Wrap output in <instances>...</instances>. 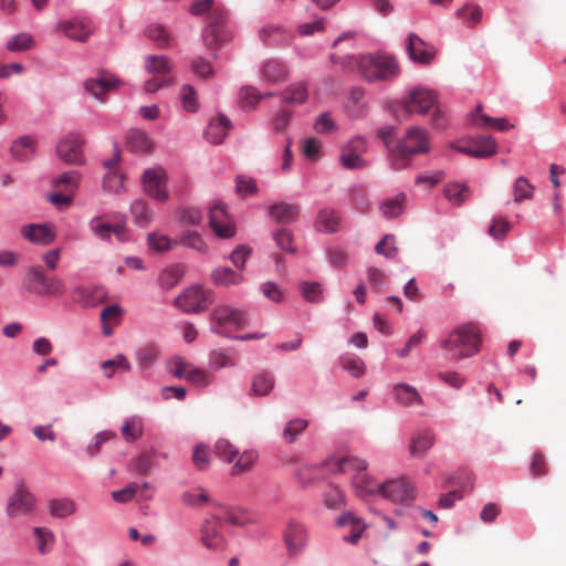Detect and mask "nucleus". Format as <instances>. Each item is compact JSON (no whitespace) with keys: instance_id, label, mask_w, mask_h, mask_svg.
I'll list each match as a JSON object with an SVG mask.
<instances>
[{"instance_id":"nucleus-8","label":"nucleus","mask_w":566,"mask_h":566,"mask_svg":"<svg viewBox=\"0 0 566 566\" xmlns=\"http://www.w3.org/2000/svg\"><path fill=\"white\" fill-rule=\"evenodd\" d=\"M24 286L28 291L42 296L60 295L64 291L63 282L56 276H48L40 266L31 268L25 277Z\"/></svg>"},{"instance_id":"nucleus-57","label":"nucleus","mask_w":566,"mask_h":566,"mask_svg":"<svg viewBox=\"0 0 566 566\" xmlns=\"http://www.w3.org/2000/svg\"><path fill=\"white\" fill-rule=\"evenodd\" d=\"M458 17L469 25L476 24L482 18V9L479 6L465 4L457 12Z\"/></svg>"},{"instance_id":"nucleus-35","label":"nucleus","mask_w":566,"mask_h":566,"mask_svg":"<svg viewBox=\"0 0 566 566\" xmlns=\"http://www.w3.org/2000/svg\"><path fill=\"white\" fill-rule=\"evenodd\" d=\"M127 147L134 153H149L153 149V142L142 130L133 129L127 134Z\"/></svg>"},{"instance_id":"nucleus-10","label":"nucleus","mask_w":566,"mask_h":566,"mask_svg":"<svg viewBox=\"0 0 566 566\" xmlns=\"http://www.w3.org/2000/svg\"><path fill=\"white\" fill-rule=\"evenodd\" d=\"M227 18L226 10L212 9L210 22L202 34L206 46L213 49L230 40L231 34L226 28Z\"/></svg>"},{"instance_id":"nucleus-19","label":"nucleus","mask_w":566,"mask_h":566,"mask_svg":"<svg viewBox=\"0 0 566 566\" xmlns=\"http://www.w3.org/2000/svg\"><path fill=\"white\" fill-rule=\"evenodd\" d=\"M407 52L411 61L422 65L430 64L436 56L434 46L416 33H410L407 38Z\"/></svg>"},{"instance_id":"nucleus-15","label":"nucleus","mask_w":566,"mask_h":566,"mask_svg":"<svg viewBox=\"0 0 566 566\" xmlns=\"http://www.w3.org/2000/svg\"><path fill=\"white\" fill-rule=\"evenodd\" d=\"M380 494L394 503H407L415 499V488L405 478L381 484Z\"/></svg>"},{"instance_id":"nucleus-22","label":"nucleus","mask_w":566,"mask_h":566,"mask_svg":"<svg viewBox=\"0 0 566 566\" xmlns=\"http://www.w3.org/2000/svg\"><path fill=\"white\" fill-rule=\"evenodd\" d=\"M119 160L120 150L116 148L113 157L104 163L107 172L103 179V188L108 192L118 193L124 190V176L115 168Z\"/></svg>"},{"instance_id":"nucleus-13","label":"nucleus","mask_w":566,"mask_h":566,"mask_svg":"<svg viewBox=\"0 0 566 566\" xmlns=\"http://www.w3.org/2000/svg\"><path fill=\"white\" fill-rule=\"evenodd\" d=\"M438 101L437 94L427 88L411 90L403 102V109L408 114H426Z\"/></svg>"},{"instance_id":"nucleus-12","label":"nucleus","mask_w":566,"mask_h":566,"mask_svg":"<svg viewBox=\"0 0 566 566\" xmlns=\"http://www.w3.org/2000/svg\"><path fill=\"white\" fill-rule=\"evenodd\" d=\"M142 180L144 191L149 197L161 202L168 199L167 175L161 167H155L145 170Z\"/></svg>"},{"instance_id":"nucleus-3","label":"nucleus","mask_w":566,"mask_h":566,"mask_svg":"<svg viewBox=\"0 0 566 566\" xmlns=\"http://www.w3.org/2000/svg\"><path fill=\"white\" fill-rule=\"evenodd\" d=\"M333 471L352 474V484L357 495L364 497L371 494H380L381 484L377 483L365 471L367 462L356 457L337 459L333 464Z\"/></svg>"},{"instance_id":"nucleus-1","label":"nucleus","mask_w":566,"mask_h":566,"mask_svg":"<svg viewBox=\"0 0 566 566\" xmlns=\"http://www.w3.org/2000/svg\"><path fill=\"white\" fill-rule=\"evenodd\" d=\"M482 338L479 327L465 323L453 328L440 340V347L452 360L469 358L480 352Z\"/></svg>"},{"instance_id":"nucleus-26","label":"nucleus","mask_w":566,"mask_h":566,"mask_svg":"<svg viewBox=\"0 0 566 566\" xmlns=\"http://www.w3.org/2000/svg\"><path fill=\"white\" fill-rule=\"evenodd\" d=\"M61 31L72 40L84 42L93 32V27L90 22L83 20H71L59 24Z\"/></svg>"},{"instance_id":"nucleus-43","label":"nucleus","mask_w":566,"mask_h":566,"mask_svg":"<svg viewBox=\"0 0 566 566\" xmlns=\"http://www.w3.org/2000/svg\"><path fill=\"white\" fill-rule=\"evenodd\" d=\"M274 387V377L268 373L262 371L254 376L252 380L251 391L254 396H266Z\"/></svg>"},{"instance_id":"nucleus-14","label":"nucleus","mask_w":566,"mask_h":566,"mask_svg":"<svg viewBox=\"0 0 566 566\" xmlns=\"http://www.w3.org/2000/svg\"><path fill=\"white\" fill-rule=\"evenodd\" d=\"M83 137L80 134L65 135L56 146L59 158L67 164L81 165L83 163Z\"/></svg>"},{"instance_id":"nucleus-36","label":"nucleus","mask_w":566,"mask_h":566,"mask_svg":"<svg viewBox=\"0 0 566 566\" xmlns=\"http://www.w3.org/2000/svg\"><path fill=\"white\" fill-rule=\"evenodd\" d=\"M261 40L268 45H286L291 35L286 33L282 28L268 25L260 30Z\"/></svg>"},{"instance_id":"nucleus-28","label":"nucleus","mask_w":566,"mask_h":566,"mask_svg":"<svg viewBox=\"0 0 566 566\" xmlns=\"http://www.w3.org/2000/svg\"><path fill=\"white\" fill-rule=\"evenodd\" d=\"M217 517L237 526H243L256 521V514L243 507H222L221 515Z\"/></svg>"},{"instance_id":"nucleus-56","label":"nucleus","mask_w":566,"mask_h":566,"mask_svg":"<svg viewBox=\"0 0 566 566\" xmlns=\"http://www.w3.org/2000/svg\"><path fill=\"white\" fill-rule=\"evenodd\" d=\"M405 196L398 195L381 205V211L386 217L395 218L403 210Z\"/></svg>"},{"instance_id":"nucleus-61","label":"nucleus","mask_w":566,"mask_h":566,"mask_svg":"<svg viewBox=\"0 0 566 566\" xmlns=\"http://www.w3.org/2000/svg\"><path fill=\"white\" fill-rule=\"evenodd\" d=\"M378 254H381L388 259L396 256L398 249L395 247V237L387 234L380 240L375 248Z\"/></svg>"},{"instance_id":"nucleus-63","label":"nucleus","mask_w":566,"mask_h":566,"mask_svg":"<svg viewBox=\"0 0 566 566\" xmlns=\"http://www.w3.org/2000/svg\"><path fill=\"white\" fill-rule=\"evenodd\" d=\"M178 218L184 224L197 226L202 221V213L193 207L182 208L178 211Z\"/></svg>"},{"instance_id":"nucleus-62","label":"nucleus","mask_w":566,"mask_h":566,"mask_svg":"<svg viewBox=\"0 0 566 566\" xmlns=\"http://www.w3.org/2000/svg\"><path fill=\"white\" fill-rule=\"evenodd\" d=\"M34 535L38 538V549L41 554H45L53 543V533L45 527H35Z\"/></svg>"},{"instance_id":"nucleus-48","label":"nucleus","mask_w":566,"mask_h":566,"mask_svg":"<svg viewBox=\"0 0 566 566\" xmlns=\"http://www.w3.org/2000/svg\"><path fill=\"white\" fill-rule=\"evenodd\" d=\"M306 98L307 88L304 83L292 84L283 92V101L287 104H302Z\"/></svg>"},{"instance_id":"nucleus-29","label":"nucleus","mask_w":566,"mask_h":566,"mask_svg":"<svg viewBox=\"0 0 566 566\" xmlns=\"http://www.w3.org/2000/svg\"><path fill=\"white\" fill-rule=\"evenodd\" d=\"M395 401L403 407L412 405H422V398L418 390L407 384H396L392 387Z\"/></svg>"},{"instance_id":"nucleus-2","label":"nucleus","mask_w":566,"mask_h":566,"mask_svg":"<svg viewBox=\"0 0 566 566\" xmlns=\"http://www.w3.org/2000/svg\"><path fill=\"white\" fill-rule=\"evenodd\" d=\"M430 149V138L424 128L412 127L391 149L392 165L396 169L407 168L416 155L426 154Z\"/></svg>"},{"instance_id":"nucleus-47","label":"nucleus","mask_w":566,"mask_h":566,"mask_svg":"<svg viewBox=\"0 0 566 566\" xmlns=\"http://www.w3.org/2000/svg\"><path fill=\"white\" fill-rule=\"evenodd\" d=\"M308 422L305 419L295 418L290 420L282 432L283 439L287 443H293L297 437L307 428Z\"/></svg>"},{"instance_id":"nucleus-52","label":"nucleus","mask_w":566,"mask_h":566,"mask_svg":"<svg viewBox=\"0 0 566 566\" xmlns=\"http://www.w3.org/2000/svg\"><path fill=\"white\" fill-rule=\"evenodd\" d=\"M34 40L29 33H19L7 42V50L10 52H20L31 49Z\"/></svg>"},{"instance_id":"nucleus-6","label":"nucleus","mask_w":566,"mask_h":566,"mask_svg":"<svg viewBox=\"0 0 566 566\" xmlns=\"http://www.w3.org/2000/svg\"><path fill=\"white\" fill-rule=\"evenodd\" d=\"M146 71L154 75L153 78L145 82L146 93H155L160 88L171 86L174 77L171 75L172 62L166 55H147L144 59Z\"/></svg>"},{"instance_id":"nucleus-20","label":"nucleus","mask_w":566,"mask_h":566,"mask_svg":"<svg viewBox=\"0 0 566 566\" xmlns=\"http://www.w3.org/2000/svg\"><path fill=\"white\" fill-rule=\"evenodd\" d=\"M91 231L101 238L102 240H107L114 234L118 241L125 242L129 240V231L123 223L111 224L104 220L102 217L93 218L90 221Z\"/></svg>"},{"instance_id":"nucleus-41","label":"nucleus","mask_w":566,"mask_h":566,"mask_svg":"<svg viewBox=\"0 0 566 566\" xmlns=\"http://www.w3.org/2000/svg\"><path fill=\"white\" fill-rule=\"evenodd\" d=\"M160 357V348L154 343L142 346L137 352V363L143 369L150 368Z\"/></svg>"},{"instance_id":"nucleus-42","label":"nucleus","mask_w":566,"mask_h":566,"mask_svg":"<svg viewBox=\"0 0 566 566\" xmlns=\"http://www.w3.org/2000/svg\"><path fill=\"white\" fill-rule=\"evenodd\" d=\"M443 195L452 205L460 206L468 199L469 188L463 184L450 182L446 185Z\"/></svg>"},{"instance_id":"nucleus-27","label":"nucleus","mask_w":566,"mask_h":566,"mask_svg":"<svg viewBox=\"0 0 566 566\" xmlns=\"http://www.w3.org/2000/svg\"><path fill=\"white\" fill-rule=\"evenodd\" d=\"M211 280L216 285L229 287L244 282V275L238 270L228 266H218L211 272Z\"/></svg>"},{"instance_id":"nucleus-58","label":"nucleus","mask_w":566,"mask_h":566,"mask_svg":"<svg viewBox=\"0 0 566 566\" xmlns=\"http://www.w3.org/2000/svg\"><path fill=\"white\" fill-rule=\"evenodd\" d=\"M180 96L182 102V107L190 113H193L198 109V101L196 96L195 88L191 85H182L180 88Z\"/></svg>"},{"instance_id":"nucleus-37","label":"nucleus","mask_w":566,"mask_h":566,"mask_svg":"<svg viewBox=\"0 0 566 566\" xmlns=\"http://www.w3.org/2000/svg\"><path fill=\"white\" fill-rule=\"evenodd\" d=\"M339 222L338 214L334 210L325 208L318 212L316 228L321 232L333 233L338 230Z\"/></svg>"},{"instance_id":"nucleus-18","label":"nucleus","mask_w":566,"mask_h":566,"mask_svg":"<svg viewBox=\"0 0 566 566\" xmlns=\"http://www.w3.org/2000/svg\"><path fill=\"white\" fill-rule=\"evenodd\" d=\"M35 507V499L33 494H31L23 486L17 488L14 493L11 495L8 505H7V514L10 517H18L22 515H28L33 512Z\"/></svg>"},{"instance_id":"nucleus-7","label":"nucleus","mask_w":566,"mask_h":566,"mask_svg":"<svg viewBox=\"0 0 566 566\" xmlns=\"http://www.w3.org/2000/svg\"><path fill=\"white\" fill-rule=\"evenodd\" d=\"M247 313L228 304L218 305L211 313L212 332L229 336L230 332L239 331L248 325Z\"/></svg>"},{"instance_id":"nucleus-45","label":"nucleus","mask_w":566,"mask_h":566,"mask_svg":"<svg viewBox=\"0 0 566 566\" xmlns=\"http://www.w3.org/2000/svg\"><path fill=\"white\" fill-rule=\"evenodd\" d=\"M80 174L75 170L67 171L61 176H59L54 181L53 186L66 193H74L77 189L80 181Z\"/></svg>"},{"instance_id":"nucleus-4","label":"nucleus","mask_w":566,"mask_h":566,"mask_svg":"<svg viewBox=\"0 0 566 566\" xmlns=\"http://www.w3.org/2000/svg\"><path fill=\"white\" fill-rule=\"evenodd\" d=\"M361 77L367 82L390 81L400 73L396 59L386 54H366L354 57Z\"/></svg>"},{"instance_id":"nucleus-21","label":"nucleus","mask_w":566,"mask_h":566,"mask_svg":"<svg viewBox=\"0 0 566 566\" xmlns=\"http://www.w3.org/2000/svg\"><path fill=\"white\" fill-rule=\"evenodd\" d=\"M119 84L120 81L115 75L101 72L97 77L86 80L84 86L95 98L104 101L105 94L115 90Z\"/></svg>"},{"instance_id":"nucleus-51","label":"nucleus","mask_w":566,"mask_h":566,"mask_svg":"<svg viewBox=\"0 0 566 566\" xmlns=\"http://www.w3.org/2000/svg\"><path fill=\"white\" fill-rule=\"evenodd\" d=\"M300 291L307 302L318 303L323 301V289L317 282H302L300 283Z\"/></svg>"},{"instance_id":"nucleus-44","label":"nucleus","mask_w":566,"mask_h":566,"mask_svg":"<svg viewBox=\"0 0 566 566\" xmlns=\"http://www.w3.org/2000/svg\"><path fill=\"white\" fill-rule=\"evenodd\" d=\"M145 33L160 49H166L171 43V35L161 24L148 25Z\"/></svg>"},{"instance_id":"nucleus-50","label":"nucleus","mask_w":566,"mask_h":566,"mask_svg":"<svg viewBox=\"0 0 566 566\" xmlns=\"http://www.w3.org/2000/svg\"><path fill=\"white\" fill-rule=\"evenodd\" d=\"M534 187L528 182L525 177H518L513 185L514 201L521 202L523 200L532 199Z\"/></svg>"},{"instance_id":"nucleus-34","label":"nucleus","mask_w":566,"mask_h":566,"mask_svg":"<svg viewBox=\"0 0 566 566\" xmlns=\"http://www.w3.org/2000/svg\"><path fill=\"white\" fill-rule=\"evenodd\" d=\"M495 153L496 143L490 136L478 137L468 149V155L479 158L490 157Z\"/></svg>"},{"instance_id":"nucleus-53","label":"nucleus","mask_w":566,"mask_h":566,"mask_svg":"<svg viewBox=\"0 0 566 566\" xmlns=\"http://www.w3.org/2000/svg\"><path fill=\"white\" fill-rule=\"evenodd\" d=\"M366 276L371 291L376 293H380L382 287L387 284V276L385 272L378 268H368L366 271Z\"/></svg>"},{"instance_id":"nucleus-55","label":"nucleus","mask_w":566,"mask_h":566,"mask_svg":"<svg viewBox=\"0 0 566 566\" xmlns=\"http://www.w3.org/2000/svg\"><path fill=\"white\" fill-rule=\"evenodd\" d=\"M193 368L192 364L187 361L185 358L180 356L174 357L169 363L170 373L177 378H186L190 374V370Z\"/></svg>"},{"instance_id":"nucleus-64","label":"nucleus","mask_w":566,"mask_h":566,"mask_svg":"<svg viewBox=\"0 0 566 566\" xmlns=\"http://www.w3.org/2000/svg\"><path fill=\"white\" fill-rule=\"evenodd\" d=\"M273 238L276 242V245L281 250H283L285 252H290V253L295 252V248L293 244V235L290 231H287L285 229H280L274 233Z\"/></svg>"},{"instance_id":"nucleus-9","label":"nucleus","mask_w":566,"mask_h":566,"mask_svg":"<svg viewBox=\"0 0 566 566\" xmlns=\"http://www.w3.org/2000/svg\"><path fill=\"white\" fill-rule=\"evenodd\" d=\"M213 302V293L210 290L196 285L187 289L175 300V305L187 313L205 311Z\"/></svg>"},{"instance_id":"nucleus-39","label":"nucleus","mask_w":566,"mask_h":566,"mask_svg":"<svg viewBox=\"0 0 566 566\" xmlns=\"http://www.w3.org/2000/svg\"><path fill=\"white\" fill-rule=\"evenodd\" d=\"M434 443V434L423 431L415 436L409 444V452L412 457H422Z\"/></svg>"},{"instance_id":"nucleus-40","label":"nucleus","mask_w":566,"mask_h":566,"mask_svg":"<svg viewBox=\"0 0 566 566\" xmlns=\"http://www.w3.org/2000/svg\"><path fill=\"white\" fill-rule=\"evenodd\" d=\"M287 71L285 65L276 60H270L263 64L262 76L270 83H279L286 78Z\"/></svg>"},{"instance_id":"nucleus-30","label":"nucleus","mask_w":566,"mask_h":566,"mask_svg":"<svg viewBox=\"0 0 566 566\" xmlns=\"http://www.w3.org/2000/svg\"><path fill=\"white\" fill-rule=\"evenodd\" d=\"M337 524L339 526L350 527L349 535L344 536V541L350 544H356L366 528L364 522L359 517H356L352 512H347L339 516L337 518Z\"/></svg>"},{"instance_id":"nucleus-54","label":"nucleus","mask_w":566,"mask_h":566,"mask_svg":"<svg viewBox=\"0 0 566 566\" xmlns=\"http://www.w3.org/2000/svg\"><path fill=\"white\" fill-rule=\"evenodd\" d=\"M132 213L135 221L140 226H147L151 220V211L148 205L143 200H136L132 203Z\"/></svg>"},{"instance_id":"nucleus-32","label":"nucleus","mask_w":566,"mask_h":566,"mask_svg":"<svg viewBox=\"0 0 566 566\" xmlns=\"http://www.w3.org/2000/svg\"><path fill=\"white\" fill-rule=\"evenodd\" d=\"M300 212L297 205L281 202L273 205L269 209L270 216L280 223H291L296 221Z\"/></svg>"},{"instance_id":"nucleus-60","label":"nucleus","mask_w":566,"mask_h":566,"mask_svg":"<svg viewBox=\"0 0 566 566\" xmlns=\"http://www.w3.org/2000/svg\"><path fill=\"white\" fill-rule=\"evenodd\" d=\"M102 369L107 378L112 377V373H108V368H117L124 371L130 370V363L124 355H116L113 359H108L102 363Z\"/></svg>"},{"instance_id":"nucleus-5","label":"nucleus","mask_w":566,"mask_h":566,"mask_svg":"<svg viewBox=\"0 0 566 566\" xmlns=\"http://www.w3.org/2000/svg\"><path fill=\"white\" fill-rule=\"evenodd\" d=\"M216 455L227 462L233 463L231 475H240L249 472L258 460V453L254 450H240L228 439H218L214 443Z\"/></svg>"},{"instance_id":"nucleus-59","label":"nucleus","mask_w":566,"mask_h":566,"mask_svg":"<svg viewBox=\"0 0 566 566\" xmlns=\"http://www.w3.org/2000/svg\"><path fill=\"white\" fill-rule=\"evenodd\" d=\"M181 243L200 253H205L207 251V244L197 232L187 231L184 233L181 237Z\"/></svg>"},{"instance_id":"nucleus-17","label":"nucleus","mask_w":566,"mask_h":566,"mask_svg":"<svg viewBox=\"0 0 566 566\" xmlns=\"http://www.w3.org/2000/svg\"><path fill=\"white\" fill-rule=\"evenodd\" d=\"M201 544L213 552H222L226 548V539L220 530V520L214 516L203 522L200 528Z\"/></svg>"},{"instance_id":"nucleus-49","label":"nucleus","mask_w":566,"mask_h":566,"mask_svg":"<svg viewBox=\"0 0 566 566\" xmlns=\"http://www.w3.org/2000/svg\"><path fill=\"white\" fill-rule=\"evenodd\" d=\"M75 504L70 499H55L50 502V513L54 517H66L73 514Z\"/></svg>"},{"instance_id":"nucleus-23","label":"nucleus","mask_w":566,"mask_h":566,"mask_svg":"<svg viewBox=\"0 0 566 566\" xmlns=\"http://www.w3.org/2000/svg\"><path fill=\"white\" fill-rule=\"evenodd\" d=\"M284 541L289 554L298 555L306 545L307 532L302 524L291 521L284 533Z\"/></svg>"},{"instance_id":"nucleus-33","label":"nucleus","mask_w":566,"mask_h":566,"mask_svg":"<svg viewBox=\"0 0 566 566\" xmlns=\"http://www.w3.org/2000/svg\"><path fill=\"white\" fill-rule=\"evenodd\" d=\"M123 314V308L119 305L113 304L104 307L101 312V322L103 327V334L111 336L113 329L118 325Z\"/></svg>"},{"instance_id":"nucleus-31","label":"nucleus","mask_w":566,"mask_h":566,"mask_svg":"<svg viewBox=\"0 0 566 566\" xmlns=\"http://www.w3.org/2000/svg\"><path fill=\"white\" fill-rule=\"evenodd\" d=\"M36 140L30 136L17 138L11 146L12 156L19 161L30 160L35 153Z\"/></svg>"},{"instance_id":"nucleus-38","label":"nucleus","mask_w":566,"mask_h":566,"mask_svg":"<svg viewBox=\"0 0 566 566\" xmlns=\"http://www.w3.org/2000/svg\"><path fill=\"white\" fill-rule=\"evenodd\" d=\"M144 432L143 419L137 416H133L125 420L120 428V433L126 442H135L142 438Z\"/></svg>"},{"instance_id":"nucleus-46","label":"nucleus","mask_w":566,"mask_h":566,"mask_svg":"<svg viewBox=\"0 0 566 566\" xmlns=\"http://www.w3.org/2000/svg\"><path fill=\"white\" fill-rule=\"evenodd\" d=\"M342 367L353 377L360 378L365 374V364L363 359L356 355H344L339 358Z\"/></svg>"},{"instance_id":"nucleus-24","label":"nucleus","mask_w":566,"mask_h":566,"mask_svg":"<svg viewBox=\"0 0 566 566\" xmlns=\"http://www.w3.org/2000/svg\"><path fill=\"white\" fill-rule=\"evenodd\" d=\"M21 234L32 243L46 245L55 239V230L52 224H28L22 227Z\"/></svg>"},{"instance_id":"nucleus-11","label":"nucleus","mask_w":566,"mask_h":566,"mask_svg":"<svg viewBox=\"0 0 566 566\" xmlns=\"http://www.w3.org/2000/svg\"><path fill=\"white\" fill-rule=\"evenodd\" d=\"M209 222L216 235L222 239L232 238L235 233V227L226 210V206L216 200L209 209Z\"/></svg>"},{"instance_id":"nucleus-25","label":"nucleus","mask_w":566,"mask_h":566,"mask_svg":"<svg viewBox=\"0 0 566 566\" xmlns=\"http://www.w3.org/2000/svg\"><path fill=\"white\" fill-rule=\"evenodd\" d=\"M230 128V120L224 115H219L209 122L205 137L209 143L219 145L223 142Z\"/></svg>"},{"instance_id":"nucleus-16","label":"nucleus","mask_w":566,"mask_h":566,"mask_svg":"<svg viewBox=\"0 0 566 566\" xmlns=\"http://www.w3.org/2000/svg\"><path fill=\"white\" fill-rule=\"evenodd\" d=\"M366 142L361 137H355L343 148L339 160L346 169H360L366 166L363 154L366 151Z\"/></svg>"}]
</instances>
